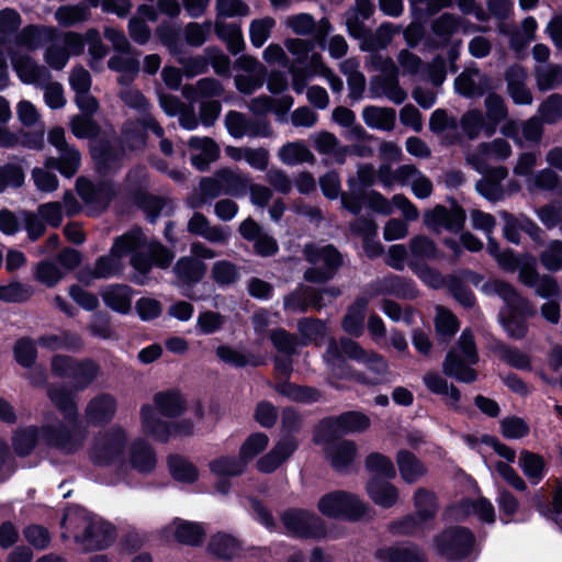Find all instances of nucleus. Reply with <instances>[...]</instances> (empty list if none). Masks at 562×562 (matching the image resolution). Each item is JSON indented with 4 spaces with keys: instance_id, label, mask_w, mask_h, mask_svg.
<instances>
[{
    "instance_id": "nucleus-40",
    "label": "nucleus",
    "mask_w": 562,
    "mask_h": 562,
    "mask_svg": "<svg viewBox=\"0 0 562 562\" xmlns=\"http://www.w3.org/2000/svg\"><path fill=\"white\" fill-rule=\"evenodd\" d=\"M80 161L79 151L75 147L68 146L58 150V158L48 157L45 160V166L57 169L64 177L71 178L79 170Z\"/></svg>"
},
{
    "instance_id": "nucleus-48",
    "label": "nucleus",
    "mask_w": 562,
    "mask_h": 562,
    "mask_svg": "<svg viewBox=\"0 0 562 562\" xmlns=\"http://www.w3.org/2000/svg\"><path fill=\"white\" fill-rule=\"evenodd\" d=\"M536 85L539 91L546 92L562 86V65L544 64L533 69Z\"/></svg>"
},
{
    "instance_id": "nucleus-26",
    "label": "nucleus",
    "mask_w": 562,
    "mask_h": 562,
    "mask_svg": "<svg viewBox=\"0 0 562 562\" xmlns=\"http://www.w3.org/2000/svg\"><path fill=\"white\" fill-rule=\"evenodd\" d=\"M187 229L190 234L200 236L212 244L225 245L231 237L228 227L212 225L202 213L195 212L189 220Z\"/></svg>"
},
{
    "instance_id": "nucleus-32",
    "label": "nucleus",
    "mask_w": 562,
    "mask_h": 562,
    "mask_svg": "<svg viewBox=\"0 0 562 562\" xmlns=\"http://www.w3.org/2000/svg\"><path fill=\"white\" fill-rule=\"evenodd\" d=\"M297 442L291 437L280 439L274 447L257 462V468L263 473L277 470L296 450Z\"/></svg>"
},
{
    "instance_id": "nucleus-19",
    "label": "nucleus",
    "mask_w": 562,
    "mask_h": 562,
    "mask_svg": "<svg viewBox=\"0 0 562 562\" xmlns=\"http://www.w3.org/2000/svg\"><path fill=\"white\" fill-rule=\"evenodd\" d=\"M339 294L340 291L337 288H328L317 292L308 286H300L284 299V307L294 312H304L308 307L322 308L325 305L324 296H327L330 301Z\"/></svg>"
},
{
    "instance_id": "nucleus-8",
    "label": "nucleus",
    "mask_w": 562,
    "mask_h": 562,
    "mask_svg": "<svg viewBox=\"0 0 562 562\" xmlns=\"http://www.w3.org/2000/svg\"><path fill=\"white\" fill-rule=\"evenodd\" d=\"M415 515H409L392 525V530L400 535L424 532L434 520L438 510L437 496L434 492L418 487L413 496Z\"/></svg>"
},
{
    "instance_id": "nucleus-53",
    "label": "nucleus",
    "mask_w": 562,
    "mask_h": 562,
    "mask_svg": "<svg viewBox=\"0 0 562 562\" xmlns=\"http://www.w3.org/2000/svg\"><path fill=\"white\" fill-rule=\"evenodd\" d=\"M215 173L224 190V194H244L246 188L249 184V179L247 176L229 168H222Z\"/></svg>"
},
{
    "instance_id": "nucleus-51",
    "label": "nucleus",
    "mask_w": 562,
    "mask_h": 562,
    "mask_svg": "<svg viewBox=\"0 0 562 562\" xmlns=\"http://www.w3.org/2000/svg\"><path fill=\"white\" fill-rule=\"evenodd\" d=\"M209 550L217 558L232 559L239 554L241 546L236 538L227 533L218 532L211 538Z\"/></svg>"
},
{
    "instance_id": "nucleus-50",
    "label": "nucleus",
    "mask_w": 562,
    "mask_h": 562,
    "mask_svg": "<svg viewBox=\"0 0 562 562\" xmlns=\"http://www.w3.org/2000/svg\"><path fill=\"white\" fill-rule=\"evenodd\" d=\"M367 306L368 301L360 297L348 308L341 324L346 333L356 337L362 334Z\"/></svg>"
},
{
    "instance_id": "nucleus-9",
    "label": "nucleus",
    "mask_w": 562,
    "mask_h": 562,
    "mask_svg": "<svg viewBox=\"0 0 562 562\" xmlns=\"http://www.w3.org/2000/svg\"><path fill=\"white\" fill-rule=\"evenodd\" d=\"M303 254L311 265L304 272V279L310 282L324 283L330 280L342 263L341 255L331 245L306 244Z\"/></svg>"
},
{
    "instance_id": "nucleus-59",
    "label": "nucleus",
    "mask_w": 562,
    "mask_h": 562,
    "mask_svg": "<svg viewBox=\"0 0 562 562\" xmlns=\"http://www.w3.org/2000/svg\"><path fill=\"white\" fill-rule=\"evenodd\" d=\"M276 20L272 16L255 19L249 24V38L254 47L260 48L270 38Z\"/></svg>"
},
{
    "instance_id": "nucleus-63",
    "label": "nucleus",
    "mask_w": 562,
    "mask_h": 562,
    "mask_svg": "<svg viewBox=\"0 0 562 562\" xmlns=\"http://www.w3.org/2000/svg\"><path fill=\"white\" fill-rule=\"evenodd\" d=\"M63 271L55 262L49 260L41 261L34 268V278L47 288H54L64 278Z\"/></svg>"
},
{
    "instance_id": "nucleus-22",
    "label": "nucleus",
    "mask_w": 562,
    "mask_h": 562,
    "mask_svg": "<svg viewBox=\"0 0 562 562\" xmlns=\"http://www.w3.org/2000/svg\"><path fill=\"white\" fill-rule=\"evenodd\" d=\"M449 520H463L470 515H475L484 522H494L495 509L493 504L481 497L477 501L464 499L458 504L451 505L445 513Z\"/></svg>"
},
{
    "instance_id": "nucleus-6",
    "label": "nucleus",
    "mask_w": 562,
    "mask_h": 562,
    "mask_svg": "<svg viewBox=\"0 0 562 562\" xmlns=\"http://www.w3.org/2000/svg\"><path fill=\"white\" fill-rule=\"evenodd\" d=\"M479 361L474 336L469 329H464L443 362V372L451 378L464 383L476 380V372L472 368Z\"/></svg>"
},
{
    "instance_id": "nucleus-37",
    "label": "nucleus",
    "mask_w": 562,
    "mask_h": 562,
    "mask_svg": "<svg viewBox=\"0 0 562 562\" xmlns=\"http://www.w3.org/2000/svg\"><path fill=\"white\" fill-rule=\"evenodd\" d=\"M486 136H493L498 125L508 116V109L505 100L497 93L491 92L484 100Z\"/></svg>"
},
{
    "instance_id": "nucleus-13",
    "label": "nucleus",
    "mask_w": 562,
    "mask_h": 562,
    "mask_svg": "<svg viewBox=\"0 0 562 562\" xmlns=\"http://www.w3.org/2000/svg\"><path fill=\"white\" fill-rule=\"evenodd\" d=\"M150 130L157 137L161 138L159 143L160 150L165 155L172 154V143L164 138V128L151 115H146L143 120L130 121L123 128V142L131 149H138L145 145V131Z\"/></svg>"
},
{
    "instance_id": "nucleus-42",
    "label": "nucleus",
    "mask_w": 562,
    "mask_h": 562,
    "mask_svg": "<svg viewBox=\"0 0 562 562\" xmlns=\"http://www.w3.org/2000/svg\"><path fill=\"white\" fill-rule=\"evenodd\" d=\"M155 407L150 406L156 416L161 414L166 417H177L181 415L186 408V403L181 394L177 391L158 392L154 395Z\"/></svg>"
},
{
    "instance_id": "nucleus-43",
    "label": "nucleus",
    "mask_w": 562,
    "mask_h": 562,
    "mask_svg": "<svg viewBox=\"0 0 562 562\" xmlns=\"http://www.w3.org/2000/svg\"><path fill=\"white\" fill-rule=\"evenodd\" d=\"M518 465L531 484H538L547 474L543 457L526 449L519 452Z\"/></svg>"
},
{
    "instance_id": "nucleus-24",
    "label": "nucleus",
    "mask_w": 562,
    "mask_h": 562,
    "mask_svg": "<svg viewBox=\"0 0 562 562\" xmlns=\"http://www.w3.org/2000/svg\"><path fill=\"white\" fill-rule=\"evenodd\" d=\"M117 403L111 394L102 393L92 397L86 406L85 418L89 425L101 426L115 416Z\"/></svg>"
},
{
    "instance_id": "nucleus-46",
    "label": "nucleus",
    "mask_w": 562,
    "mask_h": 562,
    "mask_svg": "<svg viewBox=\"0 0 562 562\" xmlns=\"http://www.w3.org/2000/svg\"><path fill=\"white\" fill-rule=\"evenodd\" d=\"M173 271L181 283L193 284L202 280L206 266L194 257H182L177 261Z\"/></svg>"
},
{
    "instance_id": "nucleus-29",
    "label": "nucleus",
    "mask_w": 562,
    "mask_h": 562,
    "mask_svg": "<svg viewBox=\"0 0 562 562\" xmlns=\"http://www.w3.org/2000/svg\"><path fill=\"white\" fill-rule=\"evenodd\" d=\"M204 536L205 530L201 525L181 519H175L164 529V537L167 540L173 538L188 546L201 544Z\"/></svg>"
},
{
    "instance_id": "nucleus-7",
    "label": "nucleus",
    "mask_w": 562,
    "mask_h": 562,
    "mask_svg": "<svg viewBox=\"0 0 562 562\" xmlns=\"http://www.w3.org/2000/svg\"><path fill=\"white\" fill-rule=\"evenodd\" d=\"M127 441V432L122 427H112L95 438L90 458L95 464L111 465L120 471L126 463Z\"/></svg>"
},
{
    "instance_id": "nucleus-54",
    "label": "nucleus",
    "mask_w": 562,
    "mask_h": 562,
    "mask_svg": "<svg viewBox=\"0 0 562 562\" xmlns=\"http://www.w3.org/2000/svg\"><path fill=\"white\" fill-rule=\"evenodd\" d=\"M529 191H554L562 188V178L552 169L543 168L526 180Z\"/></svg>"
},
{
    "instance_id": "nucleus-64",
    "label": "nucleus",
    "mask_w": 562,
    "mask_h": 562,
    "mask_svg": "<svg viewBox=\"0 0 562 562\" xmlns=\"http://www.w3.org/2000/svg\"><path fill=\"white\" fill-rule=\"evenodd\" d=\"M540 262L548 271L562 270V241L551 240L539 256Z\"/></svg>"
},
{
    "instance_id": "nucleus-62",
    "label": "nucleus",
    "mask_w": 562,
    "mask_h": 562,
    "mask_svg": "<svg viewBox=\"0 0 562 562\" xmlns=\"http://www.w3.org/2000/svg\"><path fill=\"white\" fill-rule=\"evenodd\" d=\"M90 15L86 4L63 5L55 12V19L61 26H72L87 21Z\"/></svg>"
},
{
    "instance_id": "nucleus-49",
    "label": "nucleus",
    "mask_w": 562,
    "mask_h": 562,
    "mask_svg": "<svg viewBox=\"0 0 562 562\" xmlns=\"http://www.w3.org/2000/svg\"><path fill=\"white\" fill-rule=\"evenodd\" d=\"M108 67L116 72H121L119 77L120 85H128L132 82L139 70V61L136 56L114 55L108 60Z\"/></svg>"
},
{
    "instance_id": "nucleus-16",
    "label": "nucleus",
    "mask_w": 562,
    "mask_h": 562,
    "mask_svg": "<svg viewBox=\"0 0 562 562\" xmlns=\"http://www.w3.org/2000/svg\"><path fill=\"white\" fill-rule=\"evenodd\" d=\"M228 134L234 138L269 137L272 135L270 124L266 120L249 119L244 113L228 111L224 119Z\"/></svg>"
},
{
    "instance_id": "nucleus-17",
    "label": "nucleus",
    "mask_w": 562,
    "mask_h": 562,
    "mask_svg": "<svg viewBox=\"0 0 562 562\" xmlns=\"http://www.w3.org/2000/svg\"><path fill=\"white\" fill-rule=\"evenodd\" d=\"M438 551L450 560L462 559L471 551L474 537L472 532L463 527L450 528L437 539Z\"/></svg>"
},
{
    "instance_id": "nucleus-57",
    "label": "nucleus",
    "mask_w": 562,
    "mask_h": 562,
    "mask_svg": "<svg viewBox=\"0 0 562 562\" xmlns=\"http://www.w3.org/2000/svg\"><path fill=\"white\" fill-rule=\"evenodd\" d=\"M199 188L201 191V196H191L188 199L187 203L191 209H199L207 200H213L221 194H224V190L216 173H214L213 177L202 178Z\"/></svg>"
},
{
    "instance_id": "nucleus-15",
    "label": "nucleus",
    "mask_w": 562,
    "mask_h": 562,
    "mask_svg": "<svg viewBox=\"0 0 562 562\" xmlns=\"http://www.w3.org/2000/svg\"><path fill=\"white\" fill-rule=\"evenodd\" d=\"M512 155V146L504 138H495L491 142H483L476 148L467 154V164L480 173L487 171L490 159L503 161Z\"/></svg>"
},
{
    "instance_id": "nucleus-58",
    "label": "nucleus",
    "mask_w": 562,
    "mask_h": 562,
    "mask_svg": "<svg viewBox=\"0 0 562 562\" xmlns=\"http://www.w3.org/2000/svg\"><path fill=\"white\" fill-rule=\"evenodd\" d=\"M462 133L471 140L477 138L483 132L486 135V121L479 109L464 112L459 121Z\"/></svg>"
},
{
    "instance_id": "nucleus-25",
    "label": "nucleus",
    "mask_w": 562,
    "mask_h": 562,
    "mask_svg": "<svg viewBox=\"0 0 562 562\" xmlns=\"http://www.w3.org/2000/svg\"><path fill=\"white\" fill-rule=\"evenodd\" d=\"M454 89L467 98L481 97L491 89V79L477 68H467L456 78Z\"/></svg>"
},
{
    "instance_id": "nucleus-28",
    "label": "nucleus",
    "mask_w": 562,
    "mask_h": 562,
    "mask_svg": "<svg viewBox=\"0 0 562 562\" xmlns=\"http://www.w3.org/2000/svg\"><path fill=\"white\" fill-rule=\"evenodd\" d=\"M76 189L80 198L97 210L108 206L114 195V190L109 183L93 184L86 178L77 179Z\"/></svg>"
},
{
    "instance_id": "nucleus-52",
    "label": "nucleus",
    "mask_w": 562,
    "mask_h": 562,
    "mask_svg": "<svg viewBox=\"0 0 562 562\" xmlns=\"http://www.w3.org/2000/svg\"><path fill=\"white\" fill-rule=\"evenodd\" d=\"M423 381L429 391L435 394L443 395L448 405L456 406L459 402V390L453 385H449L438 373L428 372L424 375Z\"/></svg>"
},
{
    "instance_id": "nucleus-31",
    "label": "nucleus",
    "mask_w": 562,
    "mask_h": 562,
    "mask_svg": "<svg viewBox=\"0 0 562 562\" xmlns=\"http://www.w3.org/2000/svg\"><path fill=\"white\" fill-rule=\"evenodd\" d=\"M188 146L192 150L191 164L200 171L206 170L220 156L218 145L210 137L192 136Z\"/></svg>"
},
{
    "instance_id": "nucleus-60",
    "label": "nucleus",
    "mask_w": 562,
    "mask_h": 562,
    "mask_svg": "<svg viewBox=\"0 0 562 562\" xmlns=\"http://www.w3.org/2000/svg\"><path fill=\"white\" fill-rule=\"evenodd\" d=\"M183 95L189 100H194V94H199L202 98L221 97L224 92L222 83L214 78L200 79L195 87L186 86L183 88Z\"/></svg>"
},
{
    "instance_id": "nucleus-34",
    "label": "nucleus",
    "mask_w": 562,
    "mask_h": 562,
    "mask_svg": "<svg viewBox=\"0 0 562 562\" xmlns=\"http://www.w3.org/2000/svg\"><path fill=\"white\" fill-rule=\"evenodd\" d=\"M311 140L318 154L331 157L337 164H344L349 154V148L340 145L338 138L329 132L315 133Z\"/></svg>"
},
{
    "instance_id": "nucleus-3",
    "label": "nucleus",
    "mask_w": 562,
    "mask_h": 562,
    "mask_svg": "<svg viewBox=\"0 0 562 562\" xmlns=\"http://www.w3.org/2000/svg\"><path fill=\"white\" fill-rule=\"evenodd\" d=\"M47 395L61 412L66 423L43 426L41 429L42 439L50 447L65 453H72L82 447L86 438V434L79 425L75 395L64 387L55 386L48 389Z\"/></svg>"
},
{
    "instance_id": "nucleus-38",
    "label": "nucleus",
    "mask_w": 562,
    "mask_h": 562,
    "mask_svg": "<svg viewBox=\"0 0 562 562\" xmlns=\"http://www.w3.org/2000/svg\"><path fill=\"white\" fill-rule=\"evenodd\" d=\"M323 425L335 432H358L370 426L367 415L359 412H347L336 418L324 420Z\"/></svg>"
},
{
    "instance_id": "nucleus-41",
    "label": "nucleus",
    "mask_w": 562,
    "mask_h": 562,
    "mask_svg": "<svg viewBox=\"0 0 562 562\" xmlns=\"http://www.w3.org/2000/svg\"><path fill=\"white\" fill-rule=\"evenodd\" d=\"M367 492L376 505L384 508L394 506L400 497L398 488L395 485L376 477L368 482Z\"/></svg>"
},
{
    "instance_id": "nucleus-27",
    "label": "nucleus",
    "mask_w": 562,
    "mask_h": 562,
    "mask_svg": "<svg viewBox=\"0 0 562 562\" xmlns=\"http://www.w3.org/2000/svg\"><path fill=\"white\" fill-rule=\"evenodd\" d=\"M370 98H386L395 104L403 103L406 98V91L401 87L398 76L376 75L371 78L369 87Z\"/></svg>"
},
{
    "instance_id": "nucleus-44",
    "label": "nucleus",
    "mask_w": 562,
    "mask_h": 562,
    "mask_svg": "<svg viewBox=\"0 0 562 562\" xmlns=\"http://www.w3.org/2000/svg\"><path fill=\"white\" fill-rule=\"evenodd\" d=\"M101 296L111 310L126 314L131 310L132 291L127 285L113 284L104 288Z\"/></svg>"
},
{
    "instance_id": "nucleus-5",
    "label": "nucleus",
    "mask_w": 562,
    "mask_h": 562,
    "mask_svg": "<svg viewBox=\"0 0 562 562\" xmlns=\"http://www.w3.org/2000/svg\"><path fill=\"white\" fill-rule=\"evenodd\" d=\"M63 527L72 533L75 541L86 551L102 550L114 540V531L109 524L85 514H67Z\"/></svg>"
},
{
    "instance_id": "nucleus-2",
    "label": "nucleus",
    "mask_w": 562,
    "mask_h": 562,
    "mask_svg": "<svg viewBox=\"0 0 562 562\" xmlns=\"http://www.w3.org/2000/svg\"><path fill=\"white\" fill-rule=\"evenodd\" d=\"M324 359L331 373L338 378L352 376L357 382L378 385L387 381L389 363L378 352L363 349L357 341L331 339Z\"/></svg>"
},
{
    "instance_id": "nucleus-4",
    "label": "nucleus",
    "mask_w": 562,
    "mask_h": 562,
    "mask_svg": "<svg viewBox=\"0 0 562 562\" xmlns=\"http://www.w3.org/2000/svg\"><path fill=\"white\" fill-rule=\"evenodd\" d=\"M491 288L506 303V308L499 314L504 329L514 339L524 338L527 334L526 318L533 316L536 308L504 281L496 280Z\"/></svg>"
},
{
    "instance_id": "nucleus-39",
    "label": "nucleus",
    "mask_w": 562,
    "mask_h": 562,
    "mask_svg": "<svg viewBox=\"0 0 562 562\" xmlns=\"http://www.w3.org/2000/svg\"><path fill=\"white\" fill-rule=\"evenodd\" d=\"M294 100L291 95H283L274 99L269 95H259L250 100L248 108L255 115L274 113L277 116H283L293 105Z\"/></svg>"
},
{
    "instance_id": "nucleus-14",
    "label": "nucleus",
    "mask_w": 562,
    "mask_h": 562,
    "mask_svg": "<svg viewBox=\"0 0 562 562\" xmlns=\"http://www.w3.org/2000/svg\"><path fill=\"white\" fill-rule=\"evenodd\" d=\"M52 369L57 375L71 378L77 391L85 390L98 375V366L94 362H76L66 356L54 357Z\"/></svg>"
},
{
    "instance_id": "nucleus-35",
    "label": "nucleus",
    "mask_w": 562,
    "mask_h": 562,
    "mask_svg": "<svg viewBox=\"0 0 562 562\" xmlns=\"http://www.w3.org/2000/svg\"><path fill=\"white\" fill-rule=\"evenodd\" d=\"M361 117L368 127L385 132L393 131L396 123L395 110L385 106L367 105L362 109Z\"/></svg>"
},
{
    "instance_id": "nucleus-55",
    "label": "nucleus",
    "mask_w": 562,
    "mask_h": 562,
    "mask_svg": "<svg viewBox=\"0 0 562 562\" xmlns=\"http://www.w3.org/2000/svg\"><path fill=\"white\" fill-rule=\"evenodd\" d=\"M376 558L384 562H424L420 551L409 546L380 549L376 552Z\"/></svg>"
},
{
    "instance_id": "nucleus-45",
    "label": "nucleus",
    "mask_w": 562,
    "mask_h": 562,
    "mask_svg": "<svg viewBox=\"0 0 562 562\" xmlns=\"http://www.w3.org/2000/svg\"><path fill=\"white\" fill-rule=\"evenodd\" d=\"M357 456V447L353 441L342 440L333 442L327 448V457L333 468L337 471L346 470Z\"/></svg>"
},
{
    "instance_id": "nucleus-20",
    "label": "nucleus",
    "mask_w": 562,
    "mask_h": 562,
    "mask_svg": "<svg viewBox=\"0 0 562 562\" xmlns=\"http://www.w3.org/2000/svg\"><path fill=\"white\" fill-rule=\"evenodd\" d=\"M10 59L14 71L23 83L38 86L50 79L49 70L27 53L11 50Z\"/></svg>"
},
{
    "instance_id": "nucleus-10",
    "label": "nucleus",
    "mask_w": 562,
    "mask_h": 562,
    "mask_svg": "<svg viewBox=\"0 0 562 562\" xmlns=\"http://www.w3.org/2000/svg\"><path fill=\"white\" fill-rule=\"evenodd\" d=\"M140 420L143 432L156 440L166 442L172 436H190L193 434L194 424L183 419L177 424L161 420L150 405H143L140 408Z\"/></svg>"
},
{
    "instance_id": "nucleus-36",
    "label": "nucleus",
    "mask_w": 562,
    "mask_h": 562,
    "mask_svg": "<svg viewBox=\"0 0 562 562\" xmlns=\"http://www.w3.org/2000/svg\"><path fill=\"white\" fill-rule=\"evenodd\" d=\"M396 464L402 480L407 484H414L427 474L426 465L406 449L397 452Z\"/></svg>"
},
{
    "instance_id": "nucleus-11",
    "label": "nucleus",
    "mask_w": 562,
    "mask_h": 562,
    "mask_svg": "<svg viewBox=\"0 0 562 562\" xmlns=\"http://www.w3.org/2000/svg\"><path fill=\"white\" fill-rule=\"evenodd\" d=\"M347 30L349 34L360 40V48L364 52L384 49L398 32L391 23L381 24L374 33H370L363 23L358 21L357 14L351 12L347 18Z\"/></svg>"
},
{
    "instance_id": "nucleus-23",
    "label": "nucleus",
    "mask_w": 562,
    "mask_h": 562,
    "mask_svg": "<svg viewBox=\"0 0 562 562\" xmlns=\"http://www.w3.org/2000/svg\"><path fill=\"white\" fill-rule=\"evenodd\" d=\"M157 463L156 454L150 445L142 438L135 439L128 447L126 453V463L120 472L127 469L135 470L146 474L151 472Z\"/></svg>"
},
{
    "instance_id": "nucleus-18",
    "label": "nucleus",
    "mask_w": 562,
    "mask_h": 562,
    "mask_svg": "<svg viewBox=\"0 0 562 562\" xmlns=\"http://www.w3.org/2000/svg\"><path fill=\"white\" fill-rule=\"evenodd\" d=\"M285 529L297 537L321 538L326 535L323 520L304 510L292 509L282 515Z\"/></svg>"
},
{
    "instance_id": "nucleus-56",
    "label": "nucleus",
    "mask_w": 562,
    "mask_h": 562,
    "mask_svg": "<svg viewBox=\"0 0 562 562\" xmlns=\"http://www.w3.org/2000/svg\"><path fill=\"white\" fill-rule=\"evenodd\" d=\"M276 391L279 394L296 402L312 403L316 402L321 397V393L317 390L292 384L288 381H279L276 384Z\"/></svg>"
},
{
    "instance_id": "nucleus-30",
    "label": "nucleus",
    "mask_w": 562,
    "mask_h": 562,
    "mask_svg": "<svg viewBox=\"0 0 562 562\" xmlns=\"http://www.w3.org/2000/svg\"><path fill=\"white\" fill-rule=\"evenodd\" d=\"M507 92L513 102L517 105H530L533 97L527 87V72L524 67L514 65L509 67L505 75Z\"/></svg>"
},
{
    "instance_id": "nucleus-12",
    "label": "nucleus",
    "mask_w": 562,
    "mask_h": 562,
    "mask_svg": "<svg viewBox=\"0 0 562 562\" xmlns=\"http://www.w3.org/2000/svg\"><path fill=\"white\" fill-rule=\"evenodd\" d=\"M319 512L327 517L358 519L366 514L367 506L357 496L346 492H331L318 502Z\"/></svg>"
},
{
    "instance_id": "nucleus-33",
    "label": "nucleus",
    "mask_w": 562,
    "mask_h": 562,
    "mask_svg": "<svg viewBox=\"0 0 562 562\" xmlns=\"http://www.w3.org/2000/svg\"><path fill=\"white\" fill-rule=\"evenodd\" d=\"M58 31L53 26L27 25L22 29L14 37L18 46L35 50L43 44L57 38Z\"/></svg>"
},
{
    "instance_id": "nucleus-21",
    "label": "nucleus",
    "mask_w": 562,
    "mask_h": 562,
    "mask_svg": "<svg viewBox=\"0 0 562 562\" xmlns=\"http://www.w3.org/2000/svg\"><path fill=\"white\" fill-rule=\"evenodd\" d=\"M464 221L465 214L459 207L447 209L436 205L432 210L424 213V224L436 233H440L442 229L459 232L462 229Z\"/></svg>"
},
{
    "instance_id": "nucleus-47",
    "label": "nucleus",
    "mask_w": 562,
    "mask_h": 562,
    "mask_svg": "<svg viewBox=\"0 0 562 562\" xmlns=\"http://www.w3.org/2000/svg\"><path fill=\"white\" fill-rule=\"evenodd\" d=\"M278 157L286 166L314 162L315 160L313 153L302 140L289 142L281 146Z\"/></svg>"
},
{
    "instance_id": "nucleus-1",
    "label": "nucleus",
    "mask_w": 562,
    "mask_h": 562,
    "mask_svg": "<svg viewBox=\"0 0 562 562\" xmlns=\"http://www.w3.org/2000/svg\"><path fill=\"white\" fill-rule=\"evenodd\" d=\"M128 254H132V267L143 274L149 272L153 266L165 269L173 259L170 250L155 240H147L142 231L135 228L117 237L110 254L97 260L94 276L109 278L120 273L123 269L122 258Z\"/></svg>"
},
{
    "instance_id": "nucleus-61",
    "label": "nucleus",
    "mask_w": 562,
    "mask_h": 562,
    "mask_svg": "<svg viewBox=\"0 0 562 562\" xmlns=\"http://www.w3.org/2000/svg\"><path fill=\"white\" fill-rule=\"evenodd\" d=\"M460 25L461 19L450 13H443L432 22L431 31L441 44H447Z\"/></svg>"
}]
</instances>
